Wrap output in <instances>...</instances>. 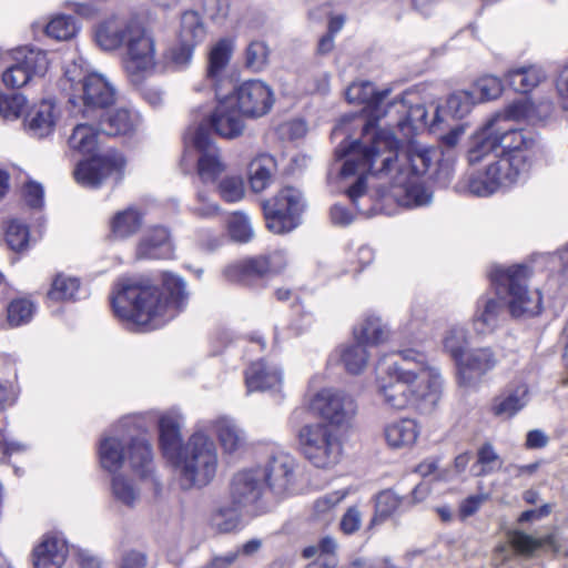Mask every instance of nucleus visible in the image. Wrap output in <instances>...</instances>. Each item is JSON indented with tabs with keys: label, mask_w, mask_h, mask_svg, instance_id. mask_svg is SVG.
<instances>
[{
	"label": "nucleus",
	"mask_w": 568,
	"mask_h": 568,
	"mask_svg": "<svg viewBox=\"0 0 568 568\" xmlns=\"http://www.w3.org/2000/svg\"><path fill=\"white\" fill-rule=\"evenodd\" d=\"M77 32L74 20L64 14H59L52 18L45 27L47 36L55 40H69Z\"/></svg>",
	"instance_id": "obj_58"
},
{
	"label": "nucleus",
	"mask_w": 568,
	"mask_h": 568,
	"mask_svg": "<svg viewBox=\"0 0 568 568\" xmlns=\"http://www.w3.org/2000/svg\"><path fill=\"white\" fill-rule=\"evenodd\" d=\"M217 192L225 202H239L245 193L244 182L237 175L225 176L219 182Z\"/></svg>",
	"instance_id": "obj_59"
},
{
	"label": "nucleus",
	"mask_w": 568,
	"mask_h": 568,
	"mask_svg": "<svg viewBox=\"0 0 568 568\" xmlns=\"http://www.w3.org/2000/svg\"><path fill=\"white\" fill-rule=\"evenodd\" d=\"M141 20L135 17L111 16L100 22L94 32L97 44L104 51H113L126 44Z\"/></svg>",
	"instance_id": "obj_24"
},
{
	"label": "nucleus",
	"mask_w": 568,
	"mask_h": 568,
	"mask_svg": "<svg viewBox=\"0 0 568 568\" xmlns=\"http://www.w3.org/2000/svg\"><path fill=\"white\" fill-rule=\"evenodd\" d=\"M383 114L389 118L388 126H397L403 135L409 136L418 123L426 124L427 111L422 104H408L403 94L388 101Z\"/></svg>",
	"instance_id": "obj_26"
},
{
	"label": "nucleus",
	"mask_w": 568,
	"mask_h": 568,
	"mask_svg": "<svg viewBox=\"0 0 568 568\" xmlns=\"http://www.w3.org/2000/svg\"><path fill=\"white\" fill-rule=\"evenodd\" d=\"M270 53L271 50L266 42L254 40L246 48L245 65L255 72H260L267 67Z\"/></svg>",
	"instance_id": "obj_55"
},
{
	"label": "nucleus",
	"mask_w": 568,
	"mask_h": 568,
	"mask_svg": "<svg viewBox=\"0 0 568 568\" xmlns=\"http://www.w3.org/2000/svg\"><path fill=\"white\" fill-rule=\"evenodd\" d=\"M79 291L80 280L61 273L53 278L48 297L57 302L73 301L77 298Z\"/></svg>",
	"instance_id": "obj_53"
},
{
	"label": "nucleus",
	"mask_w": 568,
	"mask_h": 568,
	"mask_svg": "<svg viewBox=\"0 0 568 568\" xmlns=\"http://www.w3.org/2000/svg\"><path fill=\"white\" fill-rule=\"evenodd\" d=\"M62 88L68 91L69 112L73 118L100 119L115 100L114 88L101 74L89 73L82 58L65 65Z\"/></svg>",
	"instance_id": "obj_4"
},
{
	"label": "nucleus",
	"mask_w": 568,
	"mask_h": 568,
	"mask_svg": "<svg viewBox=\"0 0 568 568\" xmlns=\"http://www.w3.org/2000/svg\"><path fill=\"white\" fill-rule=\"evenodd\" d=\"M155 40L150 30L141 21L138 31L126 42V58L124 69L134 84L140 83L144 78L156 70Z\"/></svg>",
	"instance_id": "obj_11"
},
{
	"label": "nucleus",
	"mask_w": 568,
	"mask_h": 568,
	"mask_svg": "<svg viewBox=\"0 0 568 568\" xmlns=\"http://www.w3.org/2000/svg\"><path fill=\"white\" fill-rule=\"evenodd\" d=\"M67 556V541L58 535H45L34 547L32 561L34 568H61Z\"/></svg>",
	"instance_id": "obj_31"
},
{
	"label": "nucleus",
	"mask_w": 568,
	"mask_h": 568,
	"mask_svg": "<svg viewBox=\"0 0 568 568\" xmlns=\"http://www.w3.org/2000/svg\"><path fill=\"white\" fill-rule=\"evenodd\" d=\"M337 160H344L339 174L342 179H355L346 193L352 203L362 213L358 205L366 195L367 175L389 176V187L383 192V199L390 197L398 205L423 206L432 201L429 193L419 182L433 162V151L417 145L399 151V141L388 130L374 133L369 143L344 139L335 151Z\"/></svg>",
	"instance_id": "obj_1"
},
{
	"label": "nucleus",
	"mask_w": 568,
	"mask_h": 568,
	"mask_svg": "<svg viewBox=\"0 0 568 568\" xmlns=\"http://www.w3.org/2000/svg\"><path fill=\"white\" fill-rule=\"evenodd\" d=\"M99 459L108 471L119 470L128 459L131 467L146 478L151 474L152 448L144 436H134L131 420L123 419L101 438Z\"/></svg>",
	"instance_id": "obj_5"
},
{
	"label": "nucleus",
	"mask_w": 568,
	"mask_h": 568,
	"mask_svg": "<svg viewBox=\"0 0 568 568\" xmlns=\"http://www.w3.org/2000/svg\"><path fill=\"white\" fill-rule=\"evenodd\" d=\"M170 459L174 462L180 486L185 490L207 486L214 479L219 466L215 443L202 432L191 435Z\"/></svg>",
	"instance_id": "obj_6"
},
{
	"label": "nucleus",
	"mask_w": 568,
	"mask_h": 568,
	"mask_svg": "<svg viewBox=\"0 0 568 568\" xmlns=\"http://www.w3.org/2000/svg\"><path fill=\"white\" fill-rule=\"evenodd\" d=\"M347 496V490H335L318 497L312 507V518L323 524H329L336 514L337 506Z\"/></svg>",
	"instance_id": "obj_48"
},
{
	"label": "nucleus",
	"mask_w": 568,
	"mask_h": 568,
	"mask_svg": "<svg viewBox=\"0 0 568 568\" xmlns=\"http://www.w3.org/2000/svg\"><path fill=\"white\" fill-rule=\"evenodd\" d=\"M552 111V103L541 102L539 105H534L527 98L519 99L514 101L509 105L506 106L503 113H497L496 115H500L510 123V121H542L547 119Z\"/></svg>",
	"instance_id": "obj_37"
},
{
	"label": "nucleus",
	"mask_w": 568,
	"mask_h": 568,
	"mask_svg": "<svg viewBox=\"0 0 568 568\" xmlns=\"http://www.w3.org/2000/svg\"><path fill=\"white\" fill-rule=\"evenodd\" d=\"M444 348L449 353L452 358L457 363V359L465 355L466 346L468 345L466 329L464 327H450L443 339Z\"/></svg>",
	"instance_id": "obj_56"
},
{
	"label": "nucleus",
	"mask_w": 568,
	"mask_h": 568,
	"mask_svg": "<svg viewBox=\"0 0 568 568\" xmlns=\"http://www.w3.org/2000/svg\"><path fill=\"white\" fill-rule=\"evenodd\" d=\"M310 408L331 425L344 427L355 418L358 407L349 394L335 388H323L313 396Z\"/></svg>",
	"instance_id": "obj_17"
},
{
	"label": "nucleus",
	"mask_w": 568,
	"mask_h": 568,
	"mask_svg": "<svg viewBox=\"0 0 568 568\" xmlns=\"http://www.w3.org/2000/svg\"><path fill=\"white\" fill-rule=\"evenodd\" d=\"M496 128V115H493L473 134L467 152L470 164L480 162L499 148L500 140Z\"/></svg>",
	"instance_id": "obj_33"
},
{
	"label": "nucleus",
	"mask_w": 568,
	"mask_h": 568,
	"mask_svg": "<svg viewBox=\"0 0 568 568\" xmlns=\"http://www.w3.org/2000/svg\"><path fill=\"white\" fill-rule=\"evenodd\" d=\"M34 305L30 300L17 298L7 307V321L11 327L27 324L32 318Z\"/></svg>",
	"instance_id": "obj_57"
},
{
	"label": "nucleus",
	"mask_w": 568,
	"mask_h": 568,
	"mask_svg": "<svg viewBox=\"0 0 568 568\" xmlns=\"http://www.w3.org/2000/svg\"><path fill=\"white\" fill-rule=\"evenodd\" d=\"M163 290L148 281L123 278L112 297L113 312L123 322L155 329L174 318L189 298L185 282L172 273L163 274Z\"/></svg>",
	"instance_id": "obj_3"
},
{
	"label": "nucleus",
	"mask_w": 568,
	"mask_h": 568,
	"mask_svg": "<svg viewBox=\"0 0 568 568\" xmlns=\"http://www.w3.org/2000/svg\"><path fill=\"white\" fill-rule=\"evenodd\" d=\"M242 508L233 505L219 506L211 515V526L219 532H232L240 528Z\"/></svg>",
	"instance_id": "obj_49"
},
{
	"label": "nucleus",
	"mask_w": 568,
	"mask_h": 568,
	"mask_svg": "<svg viewBox=\"0 0 568 568\" xmlns=\"http://www.w3.org/2000/svg\"><path fill=\"white\" fill-rule=\"evenodd\" d=\"M496 364V356L488 347L467 351L456 363L459 384L464 386L475 384Z\"/></svg>",
	"instance_id": "obj_27"
},
{
	"label": "nucleus",
	"mask_w": 568,
	"mask_h": 568,
	"mask_svg": "<svg viewBox=\"0 0 568 568\" xmlns=\"http://www.w3.org/2000/svg\"><path fill=\"white\" fill-rule=\"evenodd\" d=\"M388 94V89L376 91L374 84L369 81L353 82L346 89L345 95L349 103H362L368 109L369 121L363 126L362 142L366 143V139L374 129L375 122L385 118L383 112L388 102L386 101Z\"/></svg>",
	"instance_id": "obj_21"
},
{
	"label": "nucleus",
	"mask_w": 568,
	"mask_h": 568,
	"mask_svg": "<svg viewBox=\"0 0 568 568\" xmlns=\"http://www.w3.org/2000/svg\"><path fill=\"white\" fill-rule=\"evenodd\" d=\"M184 140L199 152L197 175L203 183H214L225 172L220 150L214 144L205 123H194L185 132Z\"/></svg>",
	"instance_id": "obj_12"
},
{
	"label": "nucleus",
	"mask_w": 568,
	"mask_h": 568,
	"mask_svg": "<svg viewBox=\"0 0 568 568\" xmlns=\"http://www.w3.org/2000/svg\"><path fill=\"white\" fill-rule=\"evenodd\" d=\"M49 67L47 53L40 49L21 47L12 51L11 63L2 72L7 88L20 89L36 77H43Z\"/></svg>",
	"instance_id": "obj_15"
},
{
	"label": "nucleus",
	"mask_w": 568,
	"mask_h": 568,
	"mask_svg": "<svg viewBox=\"0 0 568 568\" xmlns=\"http://www.w3.org/2000/svg\"><path fill=\"white\" fill-rule=\"evenodd\" d=\"M510 172L499 168L495 162L490 163L484 173L465 176L456 184V189L463 193L476 196H489L499 187L513 185L519 180Z\"/></svg>",
	"instance_id": "obj_22"
},
{
	"label": "nucleus",
	"mask_w": 568,
	"mask_h": 568,
	"mask_svg": "<svg viewBox=\"0 0 568 568\" xmlns=\"http://www.w3.org/2000/svg\"><path fill=\"white\" fill-rule=\"evenodd\" d=\"M159 440L163 455L173 458L183 446L181 428L183 416L178 409H169L159 416Z\"/></svg>",
	"instance_id": "obj_30"
},
{
	"label": "nucleus",
	"mask_w": 568,
	"mask_h": 568,
	"mask_svg": "<svg viewBox=\"0 0 568 568\" xmlns=\"http://www.w3.org/2000/svg\"><path fill=\"white\" fill-rule=\"evenodd\" d=\"M529 402V387L526 383H510L491 403V413L499 418L510 419L523 410Z\"/></svg>",
	"instance_id": "obj_29"
},
{
	"label": "nucleus",
	"mask_w": 568,
	"mask_h": 568,
	"mask_svg": "<svg viewBox=\"0 0 568 568\" xmlns=\"http://www.w3.org/2000/svg\"><path fill=\"white\" fill-rule=\"evenodd\" d=\"M229 233L234 241L242 243L248 242L254 234L248 217L240 212L230 217Z\"/></svg>",
	"instance_id": "obj_62"
},
{
	"label": "nucleus",
	"mask_w": 568,
	"mask_h": 568,
	"mask_svg": "<svg viewBox=\"0 0 568 568\" xmlns=\"http://www.w3.org/2000/svg\"><path fill=\"white\" fill-rule=\"evenodd\" d=\"M362 526V513L356 506L349 507L342 516L339 528L345 535L356 532Z\"/></svg>",
	"instance_id": "obj_64"
},
{
	"label": "nucleus",
	"mask_w": 568,
	"mask_h": 568,
	"mask_svg": "<svg viewBox=\"0 0 568 568\" xmlns=\"http://www.w3.org/2000/svg\"><path fill=\"white\" fill-rule=\"evenodd\" d=\"M217 104L214 111L207 119L203 118L199 123H205L207 130L211 128L226 139H234L240 136L244 130V115L245 113L234 102V99L227 94L223 97V91L220 93ZM211 133V131H209Z\"/></svg>",
	"instance_id": "obj_20"
},
{
	"label": "nucleus",
	"mask_w": 568,
	"mask_h": 568,
	"mask_svg": "<svg viewBox=\"0 0 568 568\" xmlns=\"http://www.w3.org/2000/svg\"><path fill=\"white\" fill-rule=\"evenodd\" d=\"M335 357L343 363L347 373L359 375L367 367L369 354L366 349V345L355 341L354 343L338 347L335 353L331 355L329 362Z\"/></svg>",
	"instance_id": "obj_39"
},
{
	"label": "nucleus",
	"mask_w": 568,
	"mask_h": 568,
	"mask_svg": "<svg viewBox=\"0 0 568 568\" xmlns=\"http://www.w3.org/2000/svg\"><path fill=\"white\" fill-rule=\"evenodd\" d=\"M504 460L489 442L480 445L476 453V462L471 466L475 476L484 477L495 474L501 469Z\"/></svg>",
	"instance_id": "obj_46"
},
{
	"label": "nucleus",
	"mask_w": 568,
	"mask_h": 568,
	"mask_svg": "<svg viewBox=\"0 0 568 568\" xmlns=\"http://www.w3.org/2000/svg\"><path fill=\"white\" fill-rule=\"evenodd\" d=\"M204 37L205 29L199 14L193 11L183 13L178 41L163 54L164 68L178 71L187 67L194 48L204 40Z\"/></svg>",
	"instance_id": "obj_14"
},
{
	"label": "nucleus",
	"mask_w": 568,
	"mask_h": 568,
	"mask_svg": "<svg viewBox=\"0 0 568 568\" xmlns=\"http://www.w3.org/2000/svg\"><path fill=\"white\" fill-rule=\"evenodd\" d=\"M125 160L119 152L109 151L81 161L74 170L75 181L85 187H99L111 181L114 185L123 178Z\"/></svg>",
	"instance_id": "obj_16"
},
{
	"label": "nucleus",
	"mask_w": 568,
	"mask_h": 568,
	"mask_svg": "<svg viewBox=\"0 0 568 568\" xmlns=\"http://www.w3.org/2000/svg\"><path fill=\"white\" fill-rule=\"evenodd\" d=\"M98 129L92 123H78L68 140L70 149L92 153L98 146Z\"/></svg>",
	"instance_id": "obj_51"
},
{
	"label": "nucleus",
	"mask_w": 568,
	"mask_h": 568,
	"mask_svg": "<svg viewBox=\"0 0 568 568\" xmlns=\"http://www.w3.org/2000/svg\"><path fill=\"white\" fill-rule=\"evenodd\" d=\"M282 383V371L274 363L261 359L253 362L245 371L247 392H280Z\"/></svg>",
	"instance_id": "obj_28"
},
{
	"label": "nucleus",
	"mask_w": 568,
	"mask_h": 568,
	"mask_svg": "<svg viewBox=\"0 0 568 568\" xmlns=\"http://www.w3.org/2000/svg\"><path fill=\"white\" fill-rule=\"evenodd\" d=\"M141 225V213L132 207H129L115 214L111 223V230L114 236L125 239L136 233Z\"/></svg>",
	"instance_id": "obj_52"
},
{
	"label": "nucleus",
	"mask_w": 568,
	"mask_h": 568,
	"mask_svg": "<svg viewBox=\"0 0 568 568\" xmlns=\"http://www.w3.org/2000/svg\"><path fill=\"white\" fill-rule=\"evenodd\" d=\"M255 469L260 474L267 494L274 498V506H276L282 498L290 494L294 484V458L287 454H277Z\"/></svg>",
	"instance_id": "obj_19"
},
{
	"label": "nucleus",
	"mask_w": 568,
	"mask_h": 568,
	"mask_svg": "<svg viewBox=\"0 0 568 568\" xmlns=\"http://www.w3.org/2000/svg\"><path fill=\"white\" fill-rule=\"evenodd\" d=\"M229 497L233 505L252 517L264 515L275 507L274 498L267 494L255 468L244 469L233 475L229 486Z\"/></svg>",
	"instance_id": "obj_9"
},
{
	"label": "nucleus",
	"mask_w": 568,
	"mask_h": 568,
	"mask_svg": "<svg viewBox=\"0 0 568 568\" xmlns=\"http://www.w3.org/2000/svg\"><path fill=\"white\" fill-rule=\"evenodd\" d=\"M3 240L8 248L21 253L28 250L30 230L29 226L18 219H11L3 223Z\"/></svg>",
	"instance_id": "obj_50"
},
{
	"label": "nucleus",
	"mask_w": 568,
	"mask_h": 568,
	"mask_svg": "<svg viewBox=\"0 0 568 568\" xmlns=\"http://www.w3.org/2000/svg\"><path fill=\"white\" fill-rule=\"evenodd\" d=\"M233 48V41L224 38L219 40L209 52L205 80L214 90L215 97H219L223 90L233 88L232 78L227 73Z\"/></svg>",
	"instance_id": "obj_25"
},
{
	"label": "nucleus",
	"mask_w": 568,
	"mask_h": 568,
	"mask_svg": "<svg viewBox=\"0 0 568 568\" xmlns=\"http://www.w3.org/2000/svg\"><path fill=\"white\" fill-rule=\"evenodd\" d=\"M531 274L527 265L510 267L494 266L489 272L497 294L506 300L513 317H531L541 312L542 298L538 290H529L527 280Z\"/></svg>",
	"instance_id": "obj_7"
},
{
	"label": "nucleus",
	"mask_w": 568,
	"mask_h": 568,
	"mask_svg": "<svg viewBox=\"0 0 568 568\" xmlns=\"http://www.w3.org/2000/svg\"><path fill=\"white\" fill-rule=\"evenodd\" d=\"M504 313L503 304L488 296H481L476 304L473 325L478 334L491 333L500 323Z\"/></svg>",
	"instance_id": "obj_36"
},
{
	"label": "nucleus",
	"mask_w": 568,
	"mask_h": 568,
	"mask_svg": "<svg viewBox=\"0 0 568 568\" xmlns=\"http://www.w3.org/2000/svg\"><path fill=\"white\" fill-rule=\"evenodd\" d=\"M190 211L199 217L210 219L220 213V206L210 200L205 191L199 190L193 204L190 206Z\"/></svg>",
	"instance_id": "obj_63"
},
{
	"label": "nucleus",
	"mask_w": 568,
	"mask_h": 568,
	"mask_svg": "<svg viewBox=\"0 0 568 568\" xmlns=\"http://www.w3.org/2000/svg\"><path fill=\"white\" fill-rule=\"evenodd\" d=\"M275 166V160L268 154L260 155L251 162L250 185L254 192H262L271 184Z\"/></svg>",
	"instance_id": "obj_45"
},
{
	"label": "nucleus",
	"mask_w": 568,
	"mask_h": 568,
	"mask_svg": "<svg viewBox=\"0 0 568 568\" xmlns=\"http://www.w3.org/2000/svg\"><path fill=\"white\" fill-rule=\"evenodd\" d=\"M214 432L225 454L239 452L246 443L244 430L231 418H219L214 424Z\"/></svg>",
	"instance_id": "obj_40"
},
{
	"label": "nucleus",
	"mask_w": 568,
	"mask_h": 568,
	"mask_svg": "<svg viewBox=\"0 0 568 568\" xmlns=\"http://www.w3.org/2000/svg\"><path fill=\"white\" fill-rule=\"evenodd\" d=\"M27 105L24 95L20 93L0 94V115L6 120H16Z\"/></svg>",
	"instance_id": "obj_60"
},
{
	"label": "nucleus",
	"mask_w": 568,
	"mask_h": 568,
	"mask_svg": "<svg viewBox=\"0 0 568 568\" xmlns=\"http://www.w3.org/2000/svg\"><path fill=\"white\" fill-rule=\"evenodd\" d=\"M504 91L503 81L495 75L485 74L474 83V95L477 103L498 99Z\"/></svg>",
	"instance_id": "obj_54"
},
{
	"label": "nucleus",
	"mask_w": 568,
	"mask_h": 568,
	"mask_svg": "<svg viewBox=\"0 0 568 568\" xmlns=\"http://www.w3.org/2000/svg\"><path fill=\"white\" fill-rule=\"evenodd\" d=\"M475 104H477V100L473 92L466 90L456 91L448 97L444 108H437L436 120L438 122L444 120L442 113L455 119H463L470 113Z\"/></svg>",
	"instance_id": "obj_44"
},
{
	"label": "nucleus",
	"mask_w": 568,
	"mask_h": 568,
	"mask_svg": "<svg viewBox=\"0 0 568 568\" xmlns=\"http://www.w3.org/2000/svg\"><path fill=\"white\" fill-rule=\"evenodd\" d=\"M419 435V427L412 418H400L387 424L384 428V438L390 448H406L415 444Z\"/></svg>",
	"instance_id": "obj_38"
},
{
	"label": "nucleus",
	"mask_w": 568,
	"mask_h": 568,
	"mask_svg": "<svg viewBox=\"0 0 568 568\" xmlns=\"http://www.w3.org/2000/svg\"><path fill=\"white\" fill-rule=\"evenodd\" d=\"M23 123L31 136H48L57 123L55 104L50 100H42L28 112Z\"/></svg>",
	"instance_id": "obj_35"
},
{
	"label": "nucleus",
	"mask_w": 568,
	"mask_h": 568,
	"mask_svg": "<svg viewBox=\"0 0 568 568\" xmlns=\"http://www.w3.org/2000/svg\"><path fill=\"white\" fill-rule=\"evenodd\" d=\"M173 253L174 246L170 233L162 226L150 229L136 247L138 258H170Z\"/></svg>",
	"instance_id": "obj_34"
},
{
	"label": "nucleus",
	"mask_w": 568,
	"mask_h": 568,
	"mask_svg": "<svg viewBox=\"0 0 568 568\" xmlns=\"http://www.w3.org/2000/svg\"><path fill=\"white\" fill-rule=\"evenodd\" d=\"M545 78V72L537 65L511 69L505 75L509 87L520 93L532 91Z\"/></svg>",
	"instance_id": "obj_43"
},
{
	"label": "nucleus",
	"mask_w": 568,
	"mask_h": 568,
	"mask_svg": "<svg viewBox=\"0 0 568 568\" xmlns=\"http://www.w3.org/2000/svg\"><path fill=\"white\" fill-rule=\"evenodd\" d=\"M500 153L495 161L499 168L510 172L519 181L524 180L532 168L538 152L537 141L530 132L516 129L511 123L496 115Z\"/></svg>",
	"instance_id": "obj_8"
},
{
	"label": "nucleus",
	"mask_w": 568,
	"mask_h": 568,
	"mask_svg": "<svg viewBox=\"0 0 568 568\" xmlns=\"http://www.w3.org/2000/svg\"><path fill=\"white\" fill-rule=\"evenodd\" d=\"M400 505V498L393 490H384L376 497L375 517L373 523L384 520L390 516Z\"/></svg>",
	"instance_id": "obj_61"
},
{
	"label": "nucleus",
	"mask_w": 568,
	"mask_h": 568,
	"mask_svg": "<svg viewBox=\"0 0 568 568\" xmlns=\"http://www.w3.org/2000/svg\"><path fill=\"white\" fill-rule=\"evenodd\" d=\"M300 444L305 457L317 468H332L338 464L342 444L329 426L308 424L301 428Z\"/></svg>",
	"instance_id": "obj_10"
},
{
	"label": "nucleus",
	"mask_w": 568,
	"mask_h": 568,
	"mask_svg": "<svg viewBox=\"0 0 568 568\" xmlns=\"http://www.w3.org/2000/svg\"><path fill=\"white\" fill-rule=\"evenodd\" d=\"M377 393L393 409L425 403L434 406L440 398L443 379L439 371L430 366L425 354L416 349H402L388 361L378 362Z\"/></svg>",
	"instance_id": "obj_2"
},
{
	"label": "nucleus",
	"mask_w": 568,
	"mask_h": 568,
	"mask_svg": "<svg viewBox=\"0 0 568 568\" xmlns=\"http://www.w3.org/2000/svg\"><path fill=\"white\" fill-rule=\"evenodd\" d=\"M304 204L302 194L294 187H284L263 204L266 226L276 234L291 232L300 224Z\"/></svg>",
	"instance_id": "obj_13"
},
{
	"label": "nucleus",
	"mask_w": 568,
	"mask_h": 568,
	"mask_svg": "<svg viewBox=\"0 0 568 568\" xmlns=\"http://www.w3.org/2000/svg\"><path fill=\"white\" fill-rule=\"evenodd\" d=\"M286 264V253L284 251H275L267 255L235 261L225 266L223 276L231 283L250 285L255 278L281 272L285 268Z\"/></svg>",
	"instance_id": "obj_18"
},
{
	"label": "nucleus",
	"mask_w": 568,
	"mask_h": 568,
	"mask_svg": "<svg viewBox=\"0 0 568 568\" xmlns=\"http://www.w3.org/2000/svg\"><path fill=\"white\" fill-rule=\"evenodd\" d=\"M508 540L514 550L521 556L530 557L542 547H549L554 550L558 548L555 535L549 534L540 538H535L521 530H510Z\"/></svg>",
	"instance_id": "obj_42"
},
{
	"label": "nucleus",
	"mask_w": 568,
	"mask_h": 568,
	"mask_svg": "<svg viewBox=\"0 0 568 568\" xmlns=\"http://www.w3.org/2000/svg\"><path fill=\"white\" fill-rule=\"evenodd\" d=\"M227 94L247 116L266 114L273 105V93L268 85L258 80L242 83Z\"/></svg>",
	"instance_id": "obj_23"
},
{
	"label": "nucleus",
	"mask_w": 568,
	"mask_h": 568,
	"mask_svg": "<svg viewBox=\"0 0 568 568\" xmlns=\"http://www.w3.org/2000/svg\"><path fill=\"white\" fill-rule=\"evenodd\" d=\"M98 120L100 130L111 136L133 135L140 131L142 125L140 114L125 108L110 112L104 111V115Z\"/></svg>",
	"instance_id": "obj_32"
},
{
	"label": "nucleus",
	"mask_w": 568,
	"mask_h": 568,
	"mask_svg": "<svg viewBox=\"0 0 568 568\" xmlns=\"http://www.w3.org/2000/svg\"><path fill=\"white\" fill-rule=\"evenodd\" d=\"M111 495L122 506L134 508L140 500V488L123 474L114 475L111 479Z\"/></svg>",
	"instance_id": "obj_47"
},
{
	"label": "nucleus",
	"mask_w": 568,
	"mask_h": 568,
	"mask_svg": "<svg viewBox=\"0 0 568 568\" xmlns=\"http://www.w3.org/2000/svg\"><path fill=\"white\" fill-rule=\"evenodd\" d=\"M355 341L364 345L377 346L388 341L389 329L378 316L365 317L353 329Z\"/></svg>",
	"instance_id": "obj_41"
}]
</instances>
